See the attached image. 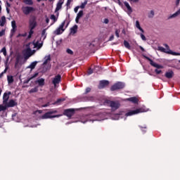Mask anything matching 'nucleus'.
I'll return each mask as SVG.
<instances>
[{
	"label": "nucleus",
	"instance_id": "obj_1",
	"mask_svg": "<svg viewBox=\"0 0 180 180\" xmlns=\"http://www.w3.org/2000/svg\"><path fill=\"white\" fill-rule=\"evenodd\" d=\"M56 113H58L57 110L51 109L49 111L46 112L44 115L41 116V119H53L54 117H60L63 115H55Z\"/></svg>",
	"mask_w": 180,
	"mask_h": 180
},
{
	"label": "nucleus",
	"instance_id": "obj_2",
	"mask_svg": "<svg viewBox=\"0 0 180 180\" xmlns=\"http://www.w3.org/2000/svg\"><path fill=\"white\" fill-rule=\"evenodd\" d=\"M105 105H108L111 108V110L115 112V110H117L119 108H120V103L119 101H113L110 100H105L104 101Z\"/></svg>",
	"mask_w": 180,
	"mask_h": 180
},
{
	"label": "nucleus",
	"instance_id": "obj_3",
	"mask_svg": "<svg viewBox=\"0 0 180 180\" xmlns=\"http://www.w3.org/2000/svg\"><path fill=\"white\" fill-rule=\"evenodd\" d=\"M164 46L165 47H166V49H165L162 46H158V50L159 51H161L162 53H166V54H172V56H180V53L173 52L172 51H171V49H169V46H168V44H164Z\"/></svg>",
	"mask_w": 180,
	"mask_h": 180
},
{
	"label": "nucleus",
	"instance_id": "obj_4",
	"mask_svg": "<svg viewBox=\"0 0 180 180\" xmlns=\"http://www.w3.org/2000/svg\"><path fill=\"white\" fill-rule=\"evenodd\" d=\"M37 18L35 15H31L29 19V29H36L37 26Z\"/></svg>",
	"mask_w": 180,
	"mask_h": 180
},
{
	"label": "nucleus",
	"instance_id": "obj_5",
	"mask_svg": "<svg viewBox=\"0 0 180 180\" xmlns=\"http://www.w3.org/2000/svg\"><path fill=\"white\" fill-rule=\"evenodd\" d=\"M21 11L22 13H24V15H30V13H33V12L36 11V8H34V7H32V6H22L21 8Z\"/></svg>",
	"mask_w": 180,
	"mask_h": 180
},
{
	"label": "nucleus",
	"instance_id": "obj_6",
	"mask_svg": "<svg viewBox=\"0 0 180 180\" xmlns=\"http://www.w3.org/2000/svg\"><path fill=\"white\" fill-rule=\"evenodd\" d=\"M51 56H50V55L45 57V60L42 64L43 65L42 72H47V71H49V70L51 68V65H48L47 67H46L49 61H51Z\"/></svg>",
	"mask_w": 180,
	"mask_h": 180
},
{
	"label": "nucleus",
	"instance_id": "obj_7",
	"mask_svg": "<svg viewBox=\"0 0 180 180\" xmlns=\"http://www.w3.org/2000/svg\"><path fill=\"white\" fill-rule=\"evenodd\" d=\"M125 85L124 83L122 82H118L115 84H114L111 87H110V91H117L119 89H123L124 88Z\"/></svg>",
	"mask_w": 180,
	"mask_h": 180
},
{
	"label": "nucleus",
	"instance_id": "obj_8",
	"mask_svg": "<svg viewBox=\"0 0 180 180\" xmlns=\"http://www.w3.org/2000/svg\"><path fill=\"white\" fill-rule=\"evenodd\" d=\"M64 116H67L69 119H71L74 115H75V109L74 108H68L65 109L63 111Z\"/></svg>",
	"mask_w": 180,
	"mask_h": 180
},
{
	"label": "nucleus",
	"instance_id": "obj_9",
	"mask_svg": "<svg viewBox=\"0 0 180 180\" xmlns=\"http://www.w3.org/2000/svg\"><path fill=\"white\" fill-rule=\"evenodd\" d=\"M146 112L144 108H138L136 110H131L126 113V116H133V115H137L138 113H143Z\"/></svg>",
	"mask_w": 180,
	"mask_h": 180
},
{
	"label": "nucleus",
	"instance_id": "obj_10",
	"mask_svg": "<svg viewBox=\"0 0 180 180\" xmlns=\"http://www.w3.org/2000/svg\"><path fill=\"white\" fill-rule=\"evenodd\" d=\"M65 25V21H63L59 26L58 28H57L54 32L53 34L58 35L61 34L63 32H64L65 30L64 29V26Z\"/></svg>",
	"mask_w": 180,
	"mask_h": 180
},
{
	"label": "nucleus",
	"instance_id": "obj_11",
	"mask_svg": "<svg viewBox=\"0 0 180 180\" xmlns=\"http://www.w3.org/2000/svg\"><path fill=\"white\" fill-rule=\"evenodd\" d=\"M144 58L146 60H148V61L150 62V64L152 65V67H155V68H158V70L164 68L163 65H158V63L153 62L151 58H148V56H144Z\"/></svg>",
	"mask_w": 180,
	"mask_h": 180
},
{
	"label": "nucleus",
	"instance_id": "obj_12",
	"mask_svg": "<svg viewBox=\"0 0 180 180\" xmlns=\"http://www.w3.org/2000/svg\"><path fill=\"white\" fill-rule=\"evenodd\" d=\"M22 53L25 57V60H27L30 57L33 56V53L32 52V49L30 48H27L22 51Z\"/></svg>",
	"mask_w": 180,
	"mask_h": 180
},
{
	"label": "nucleus",
	"instance_id": "obj_13",
	"mask_svg": "<svg viewBox=\"0 0 180 180\" xmlns=\"http://www.w3.org/2000/svg\"><path fill=\"white\" fill-rule=\"evenodd\" d=\"M4 105H6L7 108H15V106H18V102H16V101L13 99H11L8 102L7 101L6 103H5Z\"/></svg>",
	"mask_w": 180,
	"mask_h": 180
},
{
	"label": "nucleus",
	"instance_id": "obj_14",
	"mask_svg": "<svg viewBox=\"0 0 180 180\" xmlns=\"http://www.w3.org/2000/svg\"><path fill=\"white\" fill-rule=\"evenodd\" d=\"M60 82H61V75H57L56 76H55V77L52 80V84L54 85V86H56Z\"/></svg>",
	"mask_w": 180,
	"mask_h": 180
},
{
	"label": "nucleus",
	"instance_id": "obj_15",
	"mask_svg": "<svg viewBox=\"0 0 180 180\" xmlns=\"http://www.w3.org/2000/svg\"><path fill=\"white\" fill-rule=\"evenodd\" d=\"M109 86V81L108 80H101L100 82L98 88L99 89H103V88H105V86Z\"/></svg>",
	"mask_w": 180,
	"mask_h": 180
},
{
	"label": "nucleus",
	"instance_id": "obj_16",
	"mask_svg": "<svg viewBox=\"0 0 180 180\" xmlns=\"http://www.w3.org/2000/svg\"><path fill=\"white\" fill-rule=\"evenodd\" d=\"M11 91L8 93H4L3 95V104L5 105L9 101V95H11Z\"/></svg>",
	"mask_w": 180,
	"mask_h": 180
},
{
	"label": "nucleus",
	"instance_id": "obj_17",
	"mask_svg": "<svg viewBox=\"0 0 180 180\" xmlns=\"http://www.w3.org/2000/svg\"><path fill=\"white\" fill-rule=\"evenodd\" d=\"M63 4H64V0H59L58 2L56 4V8L55 10V12H58L60 9L63 8Z\"/></svg>",
	"mask_w": 180,
	"mask_h": 180
},
{
	"label": "nucleus",
	"instance_id": "obj_18",
	"mask_svg": "<svg viewBox=\"0 0 180 180\" xmlns=\"http://www.w3.org/2000/svg\"><path fill=\"white\" fill-rule=\"evenodd\" d=\"M78 32V25H75L72 28H70V34H75Z\"/></svg>",
	"mask_w": 180,
	"mask_h": 180
},
{
	"label": "nucleus",
	"instance_id": "obj_19",
	"mask_svg": "<svg viewBox=\"0 0 180 180\" xmlns=\"http://www.w3.org/2000/svg\"><path fill=\"white\" fill-rule=\"evenodd\" d=\"M35 84H38L39 86H44V79L41 78L35 81Z\"/></svg>",
	"mask_w": 180,
	"mask_h": 180
},
{
	"label": "nucleus",
	"instance_id": "obj_20",
	"mask_svg": "<svg viewBox=\"0 0 180 180\" xmlns=\"http://www.w3.org/2000/svg\"><path fill=\"white\" fill-rule=\"evenodd\" d=\"M165 77L169 79H171V78L174 77V72L172 70L167 72L165 75Z\"/></svg>",
	"mask_w": 180,
	"mask_h": 180
},
{
	"label": "nucleus",
	"instance_id": "obj_21",
	"mask_svg": "<svg viewBox=\"0 0 180 180\" xmlns=\"http://www.w3.org/2000/svg\"><path fill=\"white\" fill-rule=\"evenodd\" d=\"M127 101L131 102L132 103H139V98L136 97H130L127 98Z\"/></svg>",
	"mask_w": 180,
	"mask_h": 180
},
{
	"label": "nucleus",
	"instance_id": "obj_22",
	"mask_svg": "<svg viewBox=\"0 0 180 180\" xmlns=\"http://www.w3.org/2000/svg\"><path fill=\"white\" fill-rule=\"evenodd\" d=\"M136 27L139 29V30H140L141 33H144V30H143V28H141V26H140V22L139 20L136 21Z\"/></svg>",
	"mask_w": 180,
	"mask_h": 180
},
{
	"label": "nucleus",
	"instance_id": "obj_23",
	"mask_svg": "<svg viewBox=\"0 0 180 180\" xmlns=\"http://www.w3.org/2000/svg\"><path fill=\"white\" fill-rule=\"evenodd\" d=\"M37 75H39V73H35L34 75H33L31 77L28 78L25 82V84H29V82H30V81H32V79H33V78H36V77H37Z\"/></svg>",
	"mask_w": 180,
	"mask_h": 180
},
{
	"label": "nucleus",
	"instance_id": "obj_24",
	"mask_svg": "<svg viewBox=\"0 0 180 180\" xmlns=\"http://www.w3.org/2000/svg\"><path fill=\"white\" fill-rule=\"evenodd\" d=\"M36 65H37V61H34L27 67V68H30V70H34V68H36Z\"/></svg>",
	"mask_w": 180,
	"mask_h": 180
},
{
	"label": "nucleus",
	"instance_id": "obj_25",
	"mask_svg": "<svg viewBox=\"0 0 180 180\" xmlns=\"http://www.w3.org/2000/svg\"><path fill=\"white\" fill-rule=\"evenodd\" d=\"M36 92H39V86H35L33 89H31L29 91V94H35Z\"/></svg>",
	"mask_w": 180,
	"mask_h": 180
},
{
	"label": "nucleus",
	"instance_id": "obj_26",
	"mask_svg": "<svg viewBox=\"0 0 180 180\" xmlns=\"http://www.w3.org/2000/svg\"><path fill=\"white\" fill-rule=\"evenodd\" d=\"M23 2L25 5H29L30 6L33 5V0H23Z\"/></svg>",
	"mask_w": 180,
	"mask_h": 180
},
{
	"label": "nucleus",
	"instance_id": "obj_27",
	"mask_svg": "<svg viewBox=\"0 0 180 180\" xmlns=\"http://www.w3.org/2000/svg\"><path fill=\"white\" fill-rule=\"evenodd\" d=\"M124 47H126V49H128V50H130V49H131L130 44L126 40L124 41Z\"/></svg>",
	"mask_w": 180,
	"mask_h": 180
},
{
	"label": "nucleus",
	"instance_id": "obj_28",
	"mask_svg": "<svg viewBox=\"0 0 180 180\" xmlns=\"http://www.w3.org/2000/svg\"><path fill=\"white\" fill-rule=\"evenodd\" d=\"M5 23H6V17L2 16L1 17V22L0 26H1V27L4 26Z\"/></svg>",
	"mask_w": 180,
	"mask_h": 180
},
{
	"label": "nucleus",
	"instance_id": "obj_29",
	"mask_svg": "<svg viewBox=\"0 0 180 180\" xmlns=\"http://www.w3.org/2000/svg\"><path fill=\"white\" fill-rule=\"evenodd\" d=\"M154 15H155L154 11L152 10L148 13V18H149V19H152V18H154Z\"/></svg>",
	"mask_w": 180,
	"mask_h": 180
},
{
	"label": "nucleus",
	"instance_id": "obj_30",
	"mask_svg": "<svg viewBox=\"0 0 180 180\" xmlns=\"http://www.w3.org/2000/svg\"><path fill=\"white\" fill-rule=\"evenodd\" d=\"M34 47L38 49H41V47H43V43H39V41H37L36 44H34Z\"/></svg>",
	"mask_w": 180,
	"mask_h": 180
},
{
	"label": "nucleus",
	"instance_id": "obj_31",
	"mask_svg": "<svg viewBox=\"0 0 180 180\" xmlns=\"http://www.w3.org/2000/svg\"><path fill=\"white\" fill-rule=\"evenodd\" d=\"M7 108L8 107H6V105H3L2 104H0V112H5Z\"/></svg>",
	"mask_w": 180,
	"mask_h": 180
},
{
	"label": "nucleus",
	"instance_id": "obj_32",
	"mask_svg": "<svg viewBox=\"0 0 180 180\" xmlns=\"http://www.w3.org/2000/svg\"><path fill=\"white\" fill-rule=\"evenodd\" d=\"M7 81L8 84H13V76H8L7 77Z\"/></svg>",
	"mask_w": 180,
	"mask_h": 180
},
{
	"label": "nucleus",
	"instance_id": "obj_33",
	"mask_svg": "<svg viewBox=\"0 0 180 180\" xmlns=\"http://www.w3.org/2000/svg\"><path fill=\"white\" fill-rule=\"evenodd\" d=\"M124 6H126L127 9H128V11L129 12H131V7L130 6V4H129V3L127 2H124Z\"/></svg>",
	"mask_w": 180,
	"mask_h": 180
},
{
	"label": "nucleus",
	"instance_id": "obj_34",
	"mask_svg": "<svg viewBox=\"0 0 180 180\" xmlns=\"http://www.w3.org/2000/svg\"><path fill=\"white\" fill-rule=\"evenodd\" d=\"M29 29H30V32H29L28 39H30L33 33H34V28H29Z\"/></svg>",
	"mask_w": 180,
	"mask_h": 180
},
{
	"label": "nucleus",
	"instance_id": "obj_35",
	"mask_svg": "<svg viewBox=\"0 0 180 180\" xmlns=\"http://www.w3.org/2000/svg\"><path fill=\"white\" fill-rule=\"evenodd\" d=\"M46 30H47V28L43 30L41 32V37H44V39H46V37H47V34H46Z\"/></svg>",
	"mask_w": 180,
	"mask_h": 180
},
{
	"label": "nucleus",
	"instance_id": "obj_36",
	"mask_svg": "<svg viewBox=\"0 0 180 180\" xmlns=\"http://www.w3.org/2000/svg\"><path fill=\"white\" fill-rule=\"evenodd\" d=\"M72 2V0H68L67 3H66V6H67V11H68V9H70V8H71L70 6V5H71V3Z\"/></svg>",
	"mask_w": 180,
	"mask_h": 180
},
{
	"label": "nucleus",
	"instance_id": "obj_37",
	"mask_svg": "<svg viewBox=\"0 0 180 180\" xmlns=\"http://www.w3.org/2000/svg\"><path fill=\"white\" fill-rule=\"evenodd\" d=\"M139 127H140L141 130L143 131V133H146V129H147V125H144L143 127L141 125H139Z\"/></svg>",
	"mask_w": 180,
	"mask_h": 180
},
{
	"label": "nucleus",
	"instance_id": "obj_38",
	"mask_svg": "<svg viewBox=\"0 0 180 180\" xmlns=\"http://www.w3.org/2000/svg\"><path fill=\"white\" fill-rule=\"evenodd\" d=\"M82 16H84V11H79L77 15V17L81 18H82Z\"/></svg>",
	"mask_w": 180,
	"mask_h": 180
},
{
	"label": "nucleus",
	"instance_id": "obj_39",
	"mask_svg": "<svg viewBox=\"0 0 180 180\" xmlns=\"http://www.w3.org/2000/svg\"><path fill=\"white\" fill-rule=\"evenodd\" d=\"M11 26L13 29H16V27H18V26H16V21L13 20L11 22Z\"/></svg>",
	"mask_w": 180,
	"mask_h": 180
},
{
	"label": "nucleus",
	"instance_id": "obj_40",
	"mask_svg": "<svg viewBox=\"0 0 180 180\" xmlns=\"http://www.w3.org/2000/svg\"><path fill=\"white\" fill-rule=\"evenodd\" d=\"M51 19L52 20H53V22L55 23V22H57V18H56V15H51Z\"/></svg>",
	"mask_w": 180,
	"mask_h": 180
},
{
	"label": "nucleus",
	"instance_id": "obj_41",
	"mask_svg": "<svg viewBox=\"0 0 180 180\" xmlns=\"http://www.w3.org/2000/svg\"><path fill=\"white\" fill-rule=\"evenodd\" d=\"M66 52L68 53V54H70V56H72V54H74V51H72V50L68 49L66 50Z\"/></svg>",
	"mask_w": 180,
	"mask_h": 180
},
{
	"label": "nucleus",
	"instance_id": "obj_42",
	"mask_svg": "<svg viewBox=\"0 0 180 180\" xmlns=\"http://www.w3.org/2000/svg\"><path fill=\"white\" fill-rule=\"evenodd\" d=\"M1 52L4 53V56H6V47L2 48Z\"/></svg>",
	"mask_w": 180,
	"mask_h": 180
},
{
	"label": "nucleus",
	"instance_id": "obj_43",
	"mask_svg": "<svg viewBox=\"0 0 180 180\" xmlns=\"http://www.w3.org/2000/svg\"><path fill=\"white\" fill-rule=\"evenodd\" d=\"M140 37L143 41H146V40H147V38H146V36L143 34H141Z\"/></svg>",
	"mask_w": 180,
	"mask_h": 180
},
{
	"label": "nucleus",
	"instance_id": "obj_44",
	"mask_svg": "<svg viewBox=\"0 0 180 180\" xmlns=\"http://www.w3.org/2000/svg\"><path fill=\"white\" fill-rule=\"evenodd\" d=\"M155 74H157V75H159V74H161L162 72V70H160L158 69H155Z\"/></svg>",
	"mask_w": 180,
	"mask_h": 180
},
{
	"label": "nucleus",
	"instance_id": "obj_45",
	"mask_svg": "<svg viewBox=\"0 0 180 180\" xmlns=\"http://www.w3.org/2000/svg\"><path fill=\"white\" fill-rule=\"evenodd\" d=\"M88 75H91V74H94V70L91 68H89L87 72Z\"/></svg>",
	"mask_w": 180,
	"mask_h": 180
},
{
	"label": "nucleus",
	"instance_id": "obj_46",
	"mask_svg": "<svg viewBox=\"0 0 180 180\" xmlns=\"http://www.w3.org/2000/svg\"><path fill=\"white\" fill-rule=\"evenodd\" d=\"M4 35H5V30H2L0 32V37H2V36H4Z\"/></svg>",
	"mask_w": 180,
	"mask_h": 180
},
{
	"label": "nucleus",
	"instance_id": "obj_47",
	"mask_svg": "<svg viewBox=\"0 0 180 180\" xmlns=\"http://www.w3.org/2000/svg\"><path fill=\"white\" fill-rule=\"evenodd\" d=\"M89 92H91V88H89V87H87L86 89V91H85V92H84V94H89Z\"/></svg>",
	"mask_w": 180,
	"mask_h": 180
},
{
	"label": "nucleus",
	"instance_id": "obj_48",
	"mask_svg": "<svg viewBox=\"0 0 180 180\" xmlns=\"http://www.w3.org/2000/svg\"><path fill=\"white\" fill-rule=\"evenodd\" d=\"M79 9V6H76L75 8H74V11L75 13H77L78 12V10Z\"/></svg>",
	"mask_w": 180,
	"mask_h": 180
},
{
	"label": "nucleus",
	"instance_id": "obj_49",
	"mask_svg": "<svg viewBox=\"0 0 180 180\" xmlns=\"http://www.w3.org/2000/svg\"><path fill=\"white\" fill-rule=\"evenodd\" d=\"M119 33H120L119 30H115V35H116L117 37H120Z\"/></svg>",
	"mask_w": 180,
	"mask_h": 180
},
{
	"label": "nucleus",
	"instance_id": "obj_50",
	"mask_svg": "<svg viewBox=\"0 0 180 180\" xmlns=\"http://www.w3.org/2000/svg\"><path fill=\"white\" fill-rule=\"evenodd\" d=\"M63 101H64V99L58 98L55 103H60V102H63Z\"/></svg>",
	"mask_w": 180,
	"mask_h": 180
},
{
	"label": "nucleus",
	"instance_id": "obj_51",
	"mask_svg": "<svg viewBox=\"0 0 180 180\" xmlns=\"http://www.w3.org/2000/svg\"><path fill=\"white\" fill-rule=\"evenodd\" d=\"M47 106H50V103H47L46 104L43 105L42 108H47Z\"/></svg>",
	"mask_w": 180,
	"mask_h": 180
},
{
	"label": "nucleus",
	"instance_id": "obj_52",
	"mask_svg": "<svg viewBox=\"0 0 180 180\" xmlns=\"http://www.w3.org/2000/svg\"><path fill=\"white\" fill-rule=\"evenodd\" d=\"M104 23H105V25H108V23H109V19L108 18L104 19Z\"/></svg>",
	"mask_w": 180,
	"mask_h": 180
},
{
	"label": "nucleus",
	"instance_id": "obj_53",
	"mask_svg": "<svg viewBox=\"0 0 180 180\" xmlns=\"http://www.w3.org/2000/svg\"><path fill=\"white\" fill-rule=\"evenodd\" d=\"M113 39H115V36L114 35H111L110 39H109V41H112V40H113Z\"/></svg>",
	"mask_w": 180,
	"mask_h": 180
},
{
	"label": "nucleus",
	"instance_id": "obj_54",
	"mask_svg": "<svg viewBox=\"0 0 180 180\" xmlns=\"http://www.w3.org/2000/svg\"><path fill=\"white\" fill-rule=\"evenodd\" d=\"M79 19H80L79 17H76V19H75L76 23H79Z\"/></svg>",
	"mask_w": 180,
	"mask_h": 180
},
{
	"label": "nucleus",
	"instance_id": "obj_55",
	"mask_svg": "<svg viewBox=\"0 0 180 180\" xmlns=\"http://www.w3.org/2000/svg\"><path fill=\"white\" fill-rule=\"evenodd\" d=\"M85 4H84V3H82V4H81V6H80V8H82V9H84V8H85Z\"/></svg>",
	"mask_w": 180,
	"mask_h": 180
},
{
	"label": "nucleus",
	"instance_id": "obj_56",
	"mask_svg": "<svg viewBox=\"0 0 180 180\" xmlns=\"http://www.w3.org/2000/svg\"><path fill=\"white\" fill-rule=\"evenodd\" d=\"M129 2H134L135 4L139 2V0H128Z\"/></svg>",
	"mask_w": 180,
	"mask_h": 180
},
{
	"label": "nucleus",
	"instance_id": "obj_57",
	"mask_svg": "<svg viewBox=\"0 0 180 180\" xmlns=\"http://www.w3.org/2000/svg\"><path fill=\"white\" fill-rule=\"evenodd\" d=\"M139 49H140V50H141V51H146L144 48H143V46H139Z\"/></svg>",
	"mask_w": 180,
	"mask_h": 180
},
{
	"label": "nucleus",
	"instance_id": "obj_58",
	"mask_svg": "<svg viewBox=\"0 0 180 180\" xmlns=\"http://www.w3.org/2000/svg\"><path fill=\"white\" fill-rule=\"evenodd\" d=\"M16 32V28H12L11 33H15Z\"/></svg>",
	"mask_w": 180,
	"mask_h": 180
},
{
	"label": "nucleus",
	"instance_id": "obj_59",
	"mask_svg": "<svg viewBox=\"0 0 180 180\" xmlns=\"http://www.w3.org/2000/svg\"><path fill=\"white\" fill-rule=\"evenodd\" d=\"M50 22V19L46 17V23H49Z\"/></svg>",
	"mask_w": 180,
	"mask_h": 180
},
{
	"label": "nucleus",
	"instance_id": "obj_60",
	"mask_svg": "<svg viewBox=\"0 0 180 180\" xmlns=\"http://www.w3.org/2000/svg\"><path fill=\"white\" fill-rule=\"evenodd\" d=\"M179 2H180V0H176V6L179 5Z\"/></svg>",
	"mask_w": 180,
	"mask_h": 180
},
{
	"label": "nucleus",
	"instance_id": "obj_61",
	"mask_svg": "<svg viewBox=\"0 0 180 180\" xmlns=\"http://www.w3.org/2000/svg\"><path fill=\"white\" fill-rule=\"evenodd\" d=\"M8 71V68H6L5 70L2 72L4 74H5Z\"/></svg>",
	"mask_w": 180,
	"mask_h": 180
},
{
	"label": "nucleus",
	"instance_id": "obj_62",
	"mask_svg": "<svg viewBox=\"0 0 180 180\" xmlns=\"http://www.w3.org/2000/svg\"><path fill=\"white\" fill-rule=\"evenodd\" d=\"M19 63V57H17L16 58V63L15 64H18Z\"/></svg>",
	"mask_w": 180,
	"mask_h": 180
},
{
	"label": "nucleus",
	"instance_id": "obj_63",
	"mask_svg": "<svg viewBox=\"0 0 180 180\" xmlns=\"http://www.w3.org/2000/svg\"><path fill=\"white\" fill-rule=\"evenodd\" d=\"M4 72H2L1 74H0V78H2V77H4Z\"/></svg>",
	"mask_w": 180,
	"mask_h": 180
},
{
	"label": "nucleus",
	"instance_id": "obj_64",
	"mask_svg": "<svg viewBox=\"0 0 180 180\" xmlns=\"http://www.w3.org/2000/svg\"><path fill=\"white\" fill-rule=\"evenodd\" d=\"M6 4H7V6H8V8H11V4H9V3L7 2Z\"/></svg>",
	"mask_w": 180,
	"mask_h": 180
}]
</instances>
